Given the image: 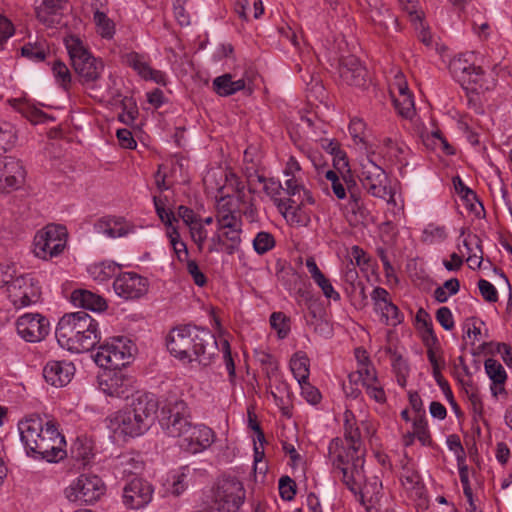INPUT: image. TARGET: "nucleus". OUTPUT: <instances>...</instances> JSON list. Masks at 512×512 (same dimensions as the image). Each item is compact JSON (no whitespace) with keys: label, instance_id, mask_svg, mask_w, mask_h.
Returning a JSON list of instances; mask_svg holds the SVG:
<instances>
[{"label":"nucleus","instance_id":"obj_11","mask_svg":"<svg viewBox=\"0 0 512 512\" xmlns=\"http://www.w3.org/2000/svg\"><path fill=\"white\" fill-rule=\"evenodd\" d=\"M106 491V486L102 479L97 475H80L76 482L66 488V498L71 502H80L83 504H94Z\"/></svg>","mask_w":512,"mask_h":512},{"label":"nucleus","instance_id":"obj_57","mask_svg":"<svg viewBox=\"0 0 512 512\" xmlns=\"http://www.w3.org/2000/svg\"><path fill=\"white\" fill-rule=\"evenodd\" d=\"M349 411L346 412V414ZM344 437L348 444L361 446V435L358 427H354V425L348 420L346 417L344 424Z\"/></svg>","mask_w":512,"mask_h":512},{"label":"nucleus","instance_id":"obj_12","mask_svg":"<svg viewBox=\"0 0 512 512\" xmlns=\"http://www.w3.org/2000/svg\"><path fill=\"white\" fill-rule=\"evenodd\" d=\"M99 388L110 397L132 400L140 392L135 391V380L132 376L125 374L121 369L108 370L99 376Z\"/></svg>","mask_w":512,"mask_h":512},{"label":"nucleus","instance_id":"obj_39","mask_svg":"<svg viewBox=\"0 0 512 512\" xmlns=\"http://www.w3.org/2000/svg\"><path fill=\"white\" fill-rule=\"evenodd\" d=\"M348 208L356 223H363L367 220L369 211L364 206L363 201L357 193H352V195H350Z\"/></svg>","mask_w":512,"mask_h":512},{"label":"nucleus","instance_id":"obj_20","mask_svg":"<svg viewBox=\"0 0 512 512\" xmlns=\"http://www.w3.org/2000/svg\"><path fill=\"white\" fill-rule=\"evenodd\" d=\"M214 441V432L205 425H192L180 447L192 454L200 453L211 446Z\"/></svg>","mask_w":512,"mask_h":512},{"label":"nucleus","instance_id":"obj_55","mask_svg":"<svg viewBox=\"0 0 512 512\" xmlns=\"http://www.w3.org/2000/svg\"><path fill=\"white\" fill-rule=\"evenodd\" d=\"M301 387V394L303 397L311 404H318L321 401V393L320 391L312 386L308 380H304V382H299Z\"/></svg>","mask_w":512,"mask_h":512},{"label":"nucleus","instance_id":"obj_9","mask_svg":"<svg viewBox=\"0 0 512 512\" xmlns=\"http://www.w3.org/2000/svg\"><path fill=\"white\" fill-rule=\"evenodd\" d=\"M66 241L67 230L64 226L47 225L35 235L34 253L42 259L58 256L64 250Z\"/></svg>","mask_w":512,"mask_h":512},{"label":"nucleus","instance_id":"obj_14","mask_svg":"<svg viewBox=\"0 0 512 512\" xmlns=\"http://www.w3.org/2000/svg\"><path fill=\"white\" fill-rule=\"evenodd\" d=\"M285 180V188L280 185V188L285 190L288 198H274V203L284 217L289 218L290 221L302 224L303 219L300 216L301 206L303 200L301 198L302 184L299 183L296 175L287 176Z\"/></svg>","mask_w":512,"mask_h":512},{"label":"nucleus","instance_id":"obj_13","mask_svg":"<svg viewBox=\"0 0 512 512\" xmlns=\"http://www.w3.org/2000/svg\"><path fill=\"white\" fill-rule=\"evenodd\" d=\"M160 420L162 428L171 437L183 440L193 425L188 418L187 406L183 401H176L162 409Z\"/></svg>","mask_w":512,"mask_h":512},{"label":"nucleus","instance_id":"obj_1","mask_svg":"<svg viewBox=\"0 0 512 512\" xmlns=\"http://www.w3.org/2000/svg\"><path fill=\"white\" fill-rule=\"evenodd\" d=\"M170 354L181 361L209 366L218 351L215 336L210 330L197 326L185 325L170 331L167 341Z\"/></svg>","mask_w":512,"mask_h":512},{"label":"nucleus","instance_id":"obj_52","mask_svg":"<svg viewBox=\"0 0 512 512\" xmlns=\"http://www.w3.org/2000/svg\"><path fill=\"white\" fill-rule=\"evenodd\" d=\"M408 148L404 144H396L391 150L386 151V156L393 162L400 165V171L408 165V161L403 157Z\"/></svg>","mask_w":512,"mask_h":512},{"label":"nucleus","instance_id":"obj_30","mask_svg":"<svg viewBox=\"0 0 512 512\" xmlns=\"http://www.w3.org/2000/svg\"><path fill=\"white\" fill-rule=\"evenodd\" d=\"M474 63H472L465 55L454 57L449 63V70L456 81L461 86H465L467 80L471 78L470 72L473 73Z\"/></svg>","mask_w":512,"mask_h":512},{"label":"nucleus","instance_id":"obj_53","mask_svg":"<svg viewBox=\"0 0 512 512\" xmlns=\"http://www.w3.org/2000/svg\"><path fill=\"white\" fill-rule=\"evenodd\" d=\"M21 54L23 57H26L30 60H34L37 62L44 61L46 58V53L44 49L32 43L25 44L21 48Z\"/></svg>","mask_w":512,"mask_h":512},{"label":"nucleus","instance_id":"obj_59","mask_svg":"<svg viewBox=\"0 0 512 512\" xmlns=\"http://www.w3.org/2000/svg\"><path fill=\"white\" fill-rule=\"evenodd\" d=\"M478 288L482 297L487 302L494 303L498 300L497 290L489 281L480 279L478 281Z\"/></svg>","mask_w":512,"mask_h":512},{"label":"nucleus","instance_id":"obj_26","mask_svg":"<svg viewBox=\"0 0 512 512\" xmlns=\"http://www.w3.org/2000/svg\"><path fill=\"white\" fill-rule=\"evenodd\" d=\"M68 0H43L39 7H36L35 13L37 19L47 27H55L60 24V11L64 8Z\"/></svg>","mask_w":512,"mask_h":512},{"label":"nucleus","instance_id":"obj_34","mask_svg":"<svg viewBox=\"0 0 512 512\" xmlns=\"http://www.w3.org/2000/svg\"><path fill=\"white\" fill-rule=\"evenodd\" d=\"M310 360L304 352H296L290 360L291 371L297 382H304L309 379Z\"/></svg>","mask_w":512,"mask_h":512},{"label":"nucleus","instance_id":"obj_50","mask_svg":"<svg viewBox=\"0 0 512 512\" xmlns=\"http://www.w3.org/2000/svg\"><path fill=\"white\" fill-rule=\"evenodd\" d=\"M325 178L331 182L332 191L338 199L346 198V188L336 171L328 170Z\"/></svg>","mask_w":512,"mask_h":512},{"label":"nucleus","instance_id":"obj_29","mask_svg":"<svg viewBox=\"0 0 512 512\" xmlns=\"http://www.w3.org/2000/svg\"><path fill=\"white\" fill-rule=\"evenodd\" d=\"M484 367L493 382V386H491L492 394L497 396L498 393L505 392L504 384L507 380V373L502 364L493 358H488L485 360Z\"/></svg>","mask_w":512,"mask_h":512},{"label":"nucleus","instance_id":"obj_7","mask_svg":"<svg viewBox=\"0 0 512 512\" xmlns=\"http://www.w3.org/2000/svg\"><path fill=\"white\" fill-rule=\"evenodd\" d=\"M246 497L243 483L236 477L223 476L214 493L215 512H241Z\"/></svg>","mask_w":512,"mask_h":512},{"label":"nucleus","instance_id":"obj_28","mask_svg":"<svg viewBox=\"0 0 512 512\" xmlns=\"http://www.w3.org/2000/svg\"><path fill=\"white\" fill-rule=\"evenodd\" d=\"M71 302L75 306L89 309L91 311H103L107 308V303L101 296L84 289L74 290L71 294Z\"/></svg>","mask_w":512,"mask_h":512},{"label":"nucleus","instance_id":"obj_33","mask_svg":"<svg viewBox=\"0 0 512 512\" xmlns=\"http://www.w3.org/2000/svg\"><path fill=\"white\" fill-rule=\"evenodd\" d=\"M213 87L218 95L226 97L244 89L245 80L233 81L230 74H224L214 79Z\"/></svg>","mask_w":512,"mask_h":512},{"label":"nucleus","instance_id":"obj_56","mask_svg":"<svg viewBox=\"0 0 512 512\" xmlns=\"http://www.w3.org/2000/svg\"><path fill=\"white\" fill-rule=\"evenodd\" d=\"M447 445L448 448L453 451L457 458V463L461 464V462H465L466 453L461 444L460 437L456 434H451L447 437Z\"/></svg>","mask_w":512,"mask_h":512},{"label":"nucleus","instance_id":"obj_51","mask_svg":"<svg viewBox=\"0 0 512 512\" xmlns=\"http://www.w3.org/2000/svg\"><path fill=\"white\" fill-rule=\"evenodd\" d=\"M153 201H154L156 213H157L158 217L160 218V220L166 226H169L172 228L173 227L172 222L177 221L174 213L171 210H166L165 204L163 203V201L161 199L157 198L156 196L153 198Z\"/></svg>","mask_w":512,"mask_h":512},{"label":"nucleus","instance_id":"obj_2","mask_svg":"<svg viewBox=\"0 0 512 512\" xmlns=\"http://www.w3.org/2000/svg\"><path fill=\"white\" fill-rule=\"evenodd\" d=\"M55 335L63 348L76 353L90 351L100 341L98 322L85 311L65 314Z\"/></svg>","mask_w":512,"mask_h":512},{"label":"nucleus","instance_id":"obj_24","mask_svg":"<svg viewBox=\"0 0 512 512\" xmlns=\"http://www.w3.org/2000/svg\"><path fill=\"white\" fill-rule=\"evenodd\" d=\"M123 58L124 62L132 67L144 80H150L163 86L166 85V75L160 70L151 68L149 64L144 61L142 55L136 52H130Z\"/></svg>","mask_w":512,"mask_h":512},{"label":"nucleus","instance_id":"obj_23","mask_svg":"<svg viewBox=\"0 0 512 512\" xmlns=\"http://www.w3.org/2000/svg\"><path fill=\"white\" fill-rule=\"evenodd\" d=\"M18 430L20 439L28 453V450L34 446V443L45 432V423L39 415L32 414L19 421Z\"/></svg>","mask_w":512,"mask_h":512},{"label":"nucleus","instance_id":"obj_15","mask_svg":"<svg viewBox=\"0 0 512 512\" xmlns=\"http://www.w3.org/2000/svg\"><path fill=\"white\" fill-rule=\"evenodd\" d=\"M148 280L134 272H124L115 278L113 289L125 300L139 299L148 291Z\"/></svg>","mask_w":512,"mask_h":512},{"label":"nucleus","instance_id":"obj_17","mask_svg":"<svg viewBox=\"0 0 512 512\" xmlns=\"http://www.w3.org/2000/svg\"><path fill=\"white\" fill-rule=\"evenodd\" d=\"M18 334L27 342H38L49 332V322L41 314L27 313L16 322Z\"/></svg>","mask_w":512,"mask_h":512},{"label":"nucleus","instance_id":"obj_16","mask_svg":"<svg viewBox=\"0 0 512 512\" xmlns=\"http://www.w3.org/2000/svg\"><path fill=\"white\" fill-rule=\"evenodd\" d=\"M361 183L367 192L374 197L381 199H386L387 196L392 197L385 170L372 161L363 166Z\"/></svg>","mask_w":512,"mask_h":512},{"label":"nucleus","instance_id":"obj_42","mask_svg":"<svg viewBox=\"0 0 512 512\" xmlns=\"http://www.w3.org/2000/svg\"><path fill=\"white\" fill-rule=\"evenodd\" d=\"M452 181L455 191L462 197L463 200H465L468 203L472 201H477L481 210L484 211V207L482 203L478 200L477 194L472 189L467 187L459 176L453 177Z\"/></svg>","mask_w":512,"mask_h":512},{"label":"nucleus","instance_id":"obj_38","mask_svg":"<svg viewBox=\"0 0 512 512\" xmlns=\"http://www.w3.org/2000/svg\"><path fill=\"white\" fill-rule=\"evenodd\" d=\"M94 22L97 26V32L103 37L110 39L115 33L114 22L107 17L104 12L97 10L94 13Z\"/></svg>","mask_w":512,"mask_h":512},{"label":"nucleus","instance_id":"obj_44","mask_svg":"<svg viewBox=\"0 0 512 512\" xmlns=\"http://www.w3.org/2000/svg\"><path fill=\"white\" fill-rule=\"evenodd\" d=\"M255 358L263 366V369L269 377L274 375L278 370V362L270 353L256 350Z\"/></svg>","mask_w":512,"mask_h":512},{"label":"nucleus","instance_id":"obj_54","mask_svg":"<svg viewBox=\"0 0 512 512\" xmlns=\"http://www.w3.org/2000/svg\"><path fill=\"white\" fill-rule=\"evenodd\" d=\"M365 123L361 119H352L349 125V132L356 143L366 146Z\"/></svg>","mask_w":512,"mask_h":512},{"label":"nucleus","instance_id":"obj_19","mask_svg":"<svg viewBox=\"0 0 512 512\" xmlns=\"http://www.w3.org/2000/svg\"><path fill=\"white\" fill-rule=\"evenodd\" d=\"M338 72L342 81L349 86L364 87L368 80L366 68L354 55L340 58Z\"/></svg>","mask_w":512,"mask_h":512},{"label":"nucleus","instance_id":"obj_3","mask_svg":"<svg viewBox=\"0 0 512 512\" xmlns=\"http://www.w3.org/2000/svg\"><path fill=\"white\" fill-rule=\"evenodd\" d=\"M157 402L148 394H138L129 409L107 418V427L115 436L137 437L146 432L155 419Z\"/></svg>","mask_w":512,"mask_h":512},{"label":"nucleus","instance_id":"obj_58","mask_svg":"<svg viewBox=\"0 0 512 512\" xmlns=\"http://www.w3.org/2000/svg\"><path fill=\"white\" fill-rule=\"evenodd\" d=\"M14 33L13 23L7 17L0 14V49H3L4 44Z\"/></svg>","mask_w":512,"mask_h":512},{"label":"nucleus","instance_id":"obj_40","mask_svg":"<svg viewBox=\"0 0 512 512\" xmlns=\"http://www.w3.org/2000/svg\"><path fill=\"white\" fill-rule=\"evenodd\" d=\"M168 237L170 238V243L173 247V250L177 256V259L180 262L189 260L188 259V249L186 244L180 240V234L176 227H172L171 230L168 231Z\"/></svg>","mask_w":512,"mask_h":512},{"label":"nucleus","instance_id":"obj_32","mask_svg":"<svg viewBox=\"0 0 512 512\" xmlns=\"http://www.w3.org/2000/svg\"><path fill=\"white\" fill-rule=\"evenodd\" d=\"M113 102L121 104L123 113L119 114L118 119L125 125H133L139 115L136 101L131 97H122L119 92L112 96Z\"/></svg>","mask_w":512,"mask_h":512},{"label":"nucleus","instance_id":"obj_48","mask_svg":"<svg viewBox=\"0 0 512 512\" xmlns=\"http://www.w3.org/2000/svg\"><path fill=\"white\" fill-rule=\"evenodd\" d=\"M53 73L64 89H68L71 83V73L67 66L61 61H55L52 67Z\"/></svg>","mask_w":512,"mask_h":512},{"label":"nucleus","instance_id":"obj_22","mask_svg":"<svg viewBox=\"0 0 512 512\" xmlns=\"http://www.w3.org/2000/svg\"><path fill=\"white\" fill-rule=\"evenodd\" d=\"M75 373L73 363L67 361L51 360L43 369V376L47 383L55 387L66 386Z\"/></svg>","mask_w":512,"mask_h":512},{"label":"nucleus","instance_id":"obj_43","mask_svg":"<svg viewBox=\"0 0 512 512\" xmlns=\"http://www.w3.org/2000/svg\"><path fill=\"white\" fill-rule=\"evenodd\" d=\"M253 246L255 251L262 255L275 246V239L273 235L268 232H259L253 241Z\"/></svg>","mask_w":512,"mask_h":512},{"label":"nucleus","instance_id":"obj_10","mask_svg":"<svg viewBox=\"0 0 512 512\" xmlns=\"http://www.w3.org/2000/svg\"><path fill=\"white\" fill-rule=\"evenodd\" d=\"M8 298L16 309L35 304L41 299L39 281L32 274L15 276L7 288Z\"/></svg>","mask_w":512,"mask_h":512},{"label":"nucleus","instance_id":"obj_27","mask_svg":"<svg viewBox=\"0 0 512 512\" xmlns=\"http://www.w3.org/2000/svg\"><path fill=\"white\" fill-rule=\"evenodd\" d=\"M94 230L99 235L108 238L123 237L129 233L128 225L122 217H102L94 224Z\"/></svg>","mask_w":512,"mask_h":512},{"label":"nucleus","instance_id":"obj_61","mask_svg":"<svg viewBox=\"0 0 512 512\" xmlns=\"http://www.w3.org/2000/svg\"><path fill=\"white\" fill-rule=\"evenodd\" d=\"M436 320L445 330L454 328L453 315L448 307L443 306L436 311Z\"/></svg>","mask_w":512,"mask_h":512},{"label":"nucleus","instance_id":"obj_6","mask_svg":"<svg viewBox=\"0 0 512 512\" xmlns=\"http://www.w3.org/2000/svg\"><path fill=\"white\" fill-rule=\"evenodd\" d=\"M135 345L125 337H114L100 345L94 355V361L107 370H117L126 367L133 360Z\"/></svg>","mask_w":512,"mask_h":512},{"label":"nucleus","instance_id":"obj_8","mask_svg":"<svg viewBox=\"0 0 512 512\" xmlns=\"http://www.w3.org/2000/svg\"><path fill=\"white\" fill-rule=\"evenodd\" d=\"M65 444L64 436L58 431L57 423L49 420L45 422V432L27 454L37 459L56 462L66 456V451L63 449Z\"/></svg>","mask_w":512,"mask_h":512},{"label":"nucleus","instance_id":"obj_5","mask_svg":"<svg viewBox=\"0 0 512 512\" xmlns=\"http://www.w3.org/2000/svg\"><path fill=\"white\" fill-rule=\"evenodd\" d=\"M66 48L79 82L87 89H95L104 71L103 61L94 57L77 37L66 39Z\"/></svg>","mask_w":512,"mask_h":512},{"label":"nucleus","instance_id":"obj_35","mask_svg":"<svg viewBox=\"0 0 512 512\" xmlns=\"http://www.w3.org/2000/svg\"><path fill=\"white\" fill-rule=\"evenodd\" d=\"M368 4L371 8V18L375 23L385 28L387 27L388 21L397 24V18L393 16L389 7L379 3V0H368Z\"/></svg>","mask_w":512,"mask_h":512},{"label":"nucleus","instance_id":"obj_45","mask_svg":"<svg viewBox=\"0 0 512 512\" xmlns=\"http://www.w3.org/2000/svg\"><path fill=\"white\" fill-rule=\"evenodd\" d=\"M414 435L423 445L431 443V436L428 430L427 420L423 415H420L413 422Z\"/></svg>","mask_w":512,"mask_h":512},{"label":"nucleus","instance_id":"obj_21","mask_svg":"<svg viewBox=\"0 0 512 512\" xmlns=\"http://www.w3.org/2000/svg\"><path fill=\"white\" fill-rule=\"evenodd\" d=\"M389 293L382 287L374 288L371 298L374 309L381 314V320L386 325L396 326L402 322V315L396 305L388 299Z\"/></svg>","mask_w":512,"mask_h":512},{"label":"nucleus","instance_id":"obj_62","mask_svg":"<svg viewBox=\"0 0 512 512\" xmlns=\"http://www.w3.org/2000/svg\"><path fill=\"white\" fill-rule=\"evenodd\" d=\"M189 227L193 241L198 246V249L202 250L203 244L207 238V230L204 228L203 224L198 223V221Z\"/></svg>","mask_w":512,"mask_h":512},{"label":"nucleus","instance_id":"obj_41","mask_svg":"<svg viewBox=\"0 0 512 512\" xmlns=\"http://www.w3.org/2000/svg\"><path fill=\"white\" fill-rule=\"evenodd\" d=\"M270 325L278 333L279 338H285L289 331V318L282 312H273L270 316Z\"/></svg>","mask_w":512,"mask_h":512},{"label":"nucleus","instance_id":"obj_36","mask_svg":"<svg viewBox=\"0 0 512 512\" xmlns=\"http://www.w3.org/2000/svg\"><path fill=\"white\" fill-rule=\"evenodd\" d=\"M403 485L414 492L415 496L422 498L425 494V487L422 483L420 474L410 468H403V474L401 476Z\"/></svg>","mask_w":512,"mask_h":512},{"label":"nucleus","instance_id":"obj_49","mask_svg":"<svg viewBox=\"0 0 512 512\" xmlns=\"http://www.w3.org/2000/svg\"><path fill=\"white\" fill-rule=\"evenodd\" d=\"M395 106L405 118H412L415 113L414 101L410 93H403L402 100H395Z\"/></svg>","mask_w":512,"mask_h":512},{"label":"nucleus","instance_id":"obj_63","mask_svg":"<svg viewBox=\"0 0 512 512\" xmlns=\"http://www.w3.org/2000/svg\"><path fill=\"white\" fill-rule=\"evenodd\" d=\"M187 271L193 278L196 285L202 287L206 284L207 278L200 270L195 260H187Z\"/></svg>","mask_w":512,"mask_h":512},{"label":"nucleus","instance_id":"obj_31","mask_svg":"<svg viewBox=\"0 0 512 512\" xmlns=\"http://www.w3.org/2000/svg\"><path fill=\"white\" fill-rule=\"evenodd\" d=\"M471 78L467 80L465 86H462L466 90H471L472 92H484L491 90L496 85V80L491 77V79H487L485 77L484 71L480 66H474L473 73H469Z\"/></svg>","mask_w":512,"mask_h":512},{"label":"nucleus","instance_id":"obj_18","mask_svg":"<svg viewBox=\"0 0 512 512\" xmlns=\"http://www.w3.org/2000/svg\"><path fill=\"white\" fill-rule=\"evenodd\" d=\"M153 491L148 481L134 478L123 488V502L130 509L143 508L151 502Z\"/></svg>","mask_w":512,"mask_h":512},{"label":"nucleus","instance_id":"obj_4","mask_svg":"<svg viewBox=\"0 0 512 512\" xmlns=\"http://www.w3.org/2000/svg\"><path fill=\"white\" fill-rule=\"evenodd\" d=\"M328 451L333 467L342 472V482L353 494H358L357 481L365 477L361 446L348 444V447H344L343 440L336 437L331 440Z\"/></svg>","mask_w":512,"mask_h":512},{"label":"nucleus","instance_id":"obj_25","mask_svg":"<svg viewBox=\"0 0 512 512\" xmlns=\"http://www.w3.org/2000/svg\"><path fill=\"white\" fill-rule=\"evenodd\" d=\"M0 169L3 172L7 192L22 185L26 172L19 159L11 156L0 158Z\"/></svg>","mask_w":512,"mask_h":512},{"label":"nucleus","instance_id":"obj_47","mask_svg":"<svg viewBox=\"0 0 512 512\" xmlns=\"http://www.w3.org/2000/svg\"><path fill=\"white\" fill-rule=\"evenodd\" d=\"M15 107L28 119H30L33 122H42L44 118L46 117V114L35 108V107H29L26 103L21 102L19 100H14Z\"/></svg>","mask_w":512,"mask_h":512},{"label":"nucleus","instance_id":"obj_64","mask_svg":"<svg viewBox=\"0 0 512 512\" xmlns=\"http://www.w3.org/2000/svg\"><path fill=\"white\" fill-rule=\"evenodd\" d=\"M320 279H315V283L321 288L323 291V294L327 298H331L335 301L340 300V294L334 290L333 286L331 285L329 279L325 277L324 274L320 275Z\"/></svg>","mask_w":512,"mask_h":512},{"label":"nucleus","instance_id":"obj_37","mask_svg":"<svg viewBox=\"0 0 512 512\" xmlns=\"http://www.w3.org/2000/svg\"><path fill=\"white\" fill-rule=\"evenodd\" d=\"M17 141V132L8 122H0V154L11 150Z\"/></svg>","mask_w":512,"mask_h":512},{"label":"nucleus","instance_id":"obj_60","mask_svg":"<svg viewBox=\"0 0 512 512\" xmlns=\"http://www.w3.org/2000/svg\"><path fill=\"white\" fill-rule=\"evenodd\" d=\"M222 352H223V360L228 371V375L230 381H233L236 373H235V363L231 354L230 343L227 340L222 342Z\"/></svg>","mask_w":512,"mask_h":512},{"label":"nucleus","instance_id":"obj_46","mask_svg":"<svg viewBox=\"0 0 512 512\" xmlns=\"http://www.w3.org/2000/svg\"><path fill=\"white\" fill-rule=\"evenodd\" d=\"M279 494L285 501H291L296 494V483L289 476H282L279 479Z\"/></svg>","mask_w":512,"mask_h":512}]
</instances>
